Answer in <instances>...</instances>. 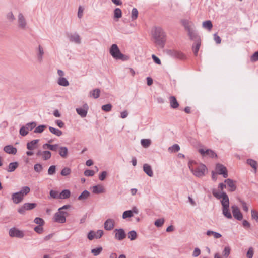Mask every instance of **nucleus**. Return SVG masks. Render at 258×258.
I'll list each match as a JSON object with an SVG mask.
<instances>
[{
  "mask_svg": "<svg viewBox=\"0 0 258 258\" xmlns=\"http://www.w3.org/2000/svg\"><path fill=\"white\" fill-rule=\"evenodd\" d=\"M152 35L156 45L163 48L166 42V34L163 30L159 27H154L152 30Z\"/></svg>",
  "mask_w": 258,
  "mask_h": 258,
  "instance_id": "1",
  "label": "nucleus"
},
{
  "mask_svg": "<svg viewBox=\"0 0 258 258\" xmlns=\"http://www.w3.org/2000/svg\"><path fill=\"white\" fill-rule=\"evenodd\" d=\"M188 167L194 175L198 177H203L207 169L205 165L201 164L199 165L194 161H190L188 163Z\"/></svg>",
  "mask_w": 258,
  "mask_h": 258,
  "instance_id": "2",
  "label": "nucleus"
},
{
  "mask_svg": "<svg viewBox=\"0 0 258 258\" xmlns=\"http://www.w3.org/2000/svg\"><path fill=\"white\" fill-rule=\"evenodd\" d=\"M109 52L111 56L115 59L126 61L129 59V57L128 56L124 55L120 52L117 45L115 44L112 45Z\"/></svg>",
  "mask_w": 258,
  "mask_h": 258,
  "instance_id": "3",
  "label": "nucleus"
},
{
  "mask_svg": "<svg viewBox=\"0 0 258 258\" xmlns=\"http://www.w3.org/2000/svg\"><path fill=\"white\" fill-rule=\"evenodd\" d=\"M226 198L221 200V204L222 205V212L223 214L225 217L228 219L232 218V215L231 213L229 210V199H227V197H225Z\"/></svg>",
  "mask_w": 258,
  "mask_h": 258,
  "instance_id": "4",
  "label": "nucleus"
},
{
  "mask_svg": "<svg viewBox=\"0 0 258 258\" xmlns=\"http://www.w3.org/2000/svg\"><path fill=\"white\" fill-rule=\"evenodd\" d=\"M17 26L19 29L23 30L28 27L26 19L22 13H19L17 15Z\"/></svg>",
  "mask_w": 258,
  "mask_h": 258,
  "instance_id": "5",
  "label": "nucleus"
},
{
  "mask_svg": "<svg viewBox=\"0 0 258 258\" xmlns=\"http://www.w3.org/2000/svg\"><path fill=\"white\" fill-rule=\"evenodd\" d=\"M54 216V220L55 222L59 223H64L66 221V217L68 215V212L58 210Z\"/></svg>",
  "mask_w": 258,
  "mask_h": 258,
  "instance_id": "6",
  "label": "nucleus"
},
{
  "mask_svg": "<svg viewBox=\"0 0 258 258\" xmlns=\"http://www.w3.org/2000/svg\"><path fill=\"white\" fill-rule=\"evenodd\" d=\"M37 206L36 203H25L18 210V212L21 214H24L26 210H30L34 209Z\"/></svg>",
  "mask_w": 258,
  "mask_h": 258,
  "instance_id": "7",
  "label": "nucleus"
},
{
  "mask_svg": "<svg viewBox=\"0 0 258 258\" xmlns=\"http://www.w3.org/2000/svg\"><path fill=\"white\" fill-rule=\"evenodd\" d=\"M216 174L222 175L223 177L227 178L228 177L227 170L224 165L221 164H217L216 165Z\"/></svg>",
  "mask_w": 258,
  "mask_h": 258,
  "instance_id": "8",
  "label": "nucleus"
},
{
  "mask_svg": "<svg viewBox=\"0 0 258 258\" xmlns=\"http://www.w3.org/2000/svg\"><path fill=\"white\" fill-rule=\"evenodd\" d=\"M9 234L11 237H16L21 238L24 236L23 232L16 228H11L9 230Z\"/></svg>",
  "mask_w": 258,
  "mask_h": 258,
  "instance_id": "9",
  "label": "nucleus"
},
{
  "mask_svg": "<svg viewBox=\"0 0 258 258\" xmlns=\"http://www.w3.org/2000/svg\"><path fill=\"white\" fill-rule=\"evenodd\" d=\"M88 106L87 103L83 104L82 107L77 108L76 110L77 113L81 117H85L86 116L88 110Z\"/></svg>",
  "mask_w": 258,
  "mask_h": 258,
  "instance_id": "10",
  "label": "nucleus"
},
{
  "mask_svg": "<svg viewBox=\"0 0 258 258\" xmlns=\"http://www.w3.org/2000/svg\"><path fill=\"white\" fill-rule=\"evenodd\" d=\"M231 209L234 217L238 220H241L243 216L239 208L236 205H233L231 206Z\"/></svg>",
  "mask_w": 258,
  "mask_h": 258,
  "instance_id": "11",
  "label": "nucleus"
},
{
  "mask_svg": "<svg viewBox=\"0 0 258 258\" xmlns=\"http://www.w3.org/2000/svg\"><path fill=\"white\" fill-rule=\"evenodd\" d=\"M114 232L115 238L118 240L121 241L124 239L126 237L125 231L122 228L115 229Z\"/></svg>",
  "mask_w": 258,
  "mask_h": 258,
  "instance_id": "12",
  "label": "nucleus"
},
{
  "mask_svg": "<svg viewBox=\"0 0 258 258\" xmlns=\"http://www.w3.org/2000/svg\"><path fill=\"white\" fill-rule=\"evenodd\" d=\"M139 210L137 208L134 207L132 210L125 211L123 213L122 218L125 219L127 218L132 217L134 216V214H138Z\"/></svg>",
  "mask_w": 258,
  "mask_h": 258,
  "instance_id": "13",
  "label": "nucleus"
},
{
  "mask_svg": "<svg viewBox=\"0 0 258 258\" xmlns=\"http://www.w3.org/2000/svg\"><path fill=\"white\" fill-rule=\"evenodd\" d=\"M115 225V221L112 219H107L104 224V229L110 231L113 229Z\"/></svg>",
  "mask_w": 258,
  "mask_h": 258,
  "instance_id": "14",
  "label": "nucleus"
},
{
  "mask_svg": "<svg viewBox=\"0 0 258 258\" xmlns=\"http://www.w3.org/2000/svg\"><path fill=\"white\" fill-rule=\"evenodd\" d=\"M199 152L202 156H205L206 155L211 158L217 157V154L213 150L210 149L204 150L203 149H200L199 150Z\"/></svg>",
  "mask_w": 258,
  "mask_h": 258,
  "instance_id": "15",
  "label": "nucleus"
},
{
  "mask_svg": "<svg viewBox=\"0 0 258 258\" xmlns=\"http://www.w3.org/2000/svg\"><path fill=\"white\" fill-rule=\"evenodd\" d=\"M68 38L71 42H74L78 44L81 43L80 37L77 33L70 34L68 35Z\"/></svg>",
  "mask_w": 258,
  "mask_h": 258,
  "instance_id": "16",
  "label": "nucleus"
},
{
  "mask_svg": "<svg viewBox=\"0 0 258 258\" xmlns=\"http://www.w3.org/2000/svg\"><path fill=\"white\" fill-rule=\"evenodd\" d=\"M181 23L187 31L191 30V27L194 26L193 23L187 19L181 20Z\"/></svg>",
  "mask_w": 258,
  "mask_h": 258,
  "instance_id": "17",
  "label": "nucleus"
},
{
  "mask_svg": "<svg viewBox=\"0 0 258 258\" xmlns=\"http://www.w3.org/2000/svg\"><path fill=\"white\" fill-rule=\"evenodd\" d=\"M187 33L190 40L195 41V42H197L198 40H201L198 34L192 29L188 31Z\"/></svg>",
  "mask_w": 258,
  "mask_h": 258,
  "instance_id": "18",
  "label": "nucleus"
},
{
  "mask_svg": "<svg viewBox=\"0 0 258 258\" xmlns=\"http://www.w3.org/2000/svg\"><path fill=\"white\" fill-rule=\"evenodd\" d=\"M4 151L10 154L15 155L17 153V148L12 145H7L4 147Z\"/></svg>",
  "mask_w": 258,
  "mask_h": 258,
  "instance_id": "19",
  "label": "nucleus"
},
{
  "mask_svg": "<svg viewBox=\"0 0 258 258\" xmlns=\"http://www.w3.org/2000/svg\"><path fill=\"white\" fill-rule=\"evenodd\" d=\"M170 107L173 109L177 108L179 104L175 96H172L169 98Z\"/></svg>",
  "mask_w": 258,
  "mask_h": 258,
  "instance_id": "20",
  "label": "nucleus"
},
{
  "mask_svg": "<svg viewBox=\"0 0 258 258\" xmlns=\"http://www.w3.org/2000/svg\"><path fill=\"white\" fill-rule=\"evenodd\" d=\"M12 200L15 204H19L23 201V198L17 192L12 194Z\"/></svg>",
  "mask_w": 258,
  "mask_h": 258,
  "instance_id": "21",
  "label": "nucleus"
},
{
  "mask_svg": "<svg viewBox=\"0 0 258 258\" xmlns=\"http://www.w3.org/2000/svg\"><path fill=\"white\" fill-rule=\"evenodd\" d=\"M224 182L227 183L228 186L229 187V191H234L236 190V186L233 180L231 179H227L225 180Z\"/></svg>",
  "mask_w": 258,
  "mask_h": 258,
  "instance_id": "22",
  "label": "nucleus"
},
{
  "mask_svg": "<svg viewBox=\"0 0 258 258\" xmlns=\"http://www.w3.org/2000/svg\"><path fill=\"white\" fill-rule=\"evenodd\" d=\"M212 194H213V196L218 199H220L222 198V200H223L224 199H225V198H226L225 197H227V199H229L228 196L224 192L220 193V192H217L215 189H214V190H213Z\"/></svg>",
  "mask_w": 258,
  "mask_h": 258,
  "instance_id": "23",
  "label": "nucleus"
},
{
  "mask_svg": "<svg viewBox=\"0 0 258 258\" xmlns=\"http://www.w3.org/2000/svg\"><path fill=\"white\" fill-rule=\"evenodd\" d=\"M143 170L149 176L152 177L153 176V172L152 170L151 167L149 164H144Z\"/></svg>",
  "mask_w": 258,
  "mask_h": 258,
  "instance_id": "24",
  "label": "nucleus"
},
{
  "mask_svg": "<svg viewBox=\"0 0 258 258\" xmlns=\"http://www.w3.org/2000/svg\"><path fill=\"white\" fill-rule=\"evenodd\" d=\"M39 140H33L32 141L27 143V148L29 150H32L36 148V145L38 143Z\"/></svg>",
  "mask_w": 258,
  "mask_h": 258,
  "instance_id": "25",
  "label": "nucleus"
},
{
  "mask_svg": "<svg viewBox=\"0 0 258 258\" xmlns=\"http://www.w3.org/2000/svg\"><path fill=\"white\" fill-rule=\"evenodd\" d=\"M71 196V192L68 189L63 190L59 195V199H66Z\"/></svg>",
  "mask_w": 258,
  "mask_h": 258,
  "instance_id": "26",
  "label": "nucleus"
},
{
  "mask_svg": "<svg viewBox=\"0 0 258 258\" xmlns=\"http://www.w3.org/2000/svg\"><path fill=\"white\" fill-rule=\"evenodd\" d=\"M104 189L101 185H95L92 187V192L95 194H99L104 192Z\"/></svg>",
  "mask_w": 258,
  "mask_h": 258,
  "instance_id": "27",
  "label": "nucleus"
},
{
  "mask_svg": "<svg viewBox=\"0 0 258 258\" xmlns=\"http://www.w3.org/2000/svg\"><path fill=\"white\" fill-rule=\"evenodd\" d=\"M201 43V40H198L195 42L192 46V50L195 56H197Z\"/></svg>",
  "mask_w": 258,
  "mask_h": 258,
  "instance_id": "28",
  "label": "nucleus"
},
{
  "mask_svg": "<svg viewBox=\"0 0 258 258\" xmlns=\"http://www.w3.org/2000/svg\"><path fill=\"white\" fill-rule=\"evenodd\" d=\"M59 154L60 156L63 158H66L67 157L68 154V150L66 147H60L59 148Z\"/></svg>",
  "mask_w": 258,
  "mask_h": 258,
  "instance_id": "29",
  "label": "nucleus"
},
{
  "mask_svg": "<svg viewBox=\"0 0 258 258\" xmlns=\"http://www.w3.org/2000/svg\"><path fill=\"white\" fill-rule=\"evenodd\" d=\"M57 83L61 86L67 87L69 86V81L64 77H59L57 80Z\"/></svg>",
  "mask_w": 258,
  "mask_h": 258,
  "instance_id": "30",
  "label": "nucleus"
},
{
  "mask_svg": "<svg viewBox=\"0 0 258 258\" xmlns=\"http://www.w3.org/2000/svg\"><path fill=\"white\" fill-rule=\"evenodd\" d=\"M44 54L43 49L41 45L38 46V52L37 53V59L39 62H42L43 60V56Z\"/></svg>",
  "mask_w": 258,
  "mask_h": 258,
  "instance_id": "31",
  "label": "nucleus"
},
{
  "mask_svg": "<svg viewBox=\"0 0 258 258\" xmlns=\"http://www.w3.org/2000/svg\"><path fill=\"white\" fill-rule=\"evenodd\" d=\"M202 27L209 31H211L213 27L212 22L210 20L204 21L202 23Z\"/></svg>",
  "mask_w": 258,
  "mask_h": 258,
  "instance_id": "32",
  "label": "nucleus"
},
{
  "mask_svg": "<svg viewBox=\"0 0 258 258\" xmlns=\"http://www.w3.org/2000/svg\"><path fill=\"white\" fill-rule=\"evenodd\" d=\"M18 163L17 162H12L9 164L7 171L10 172L14 171L18 167Z\"/></svg>",
  "mask_w": 258,
  "mask_h": 258,
  "instance_id": "33",
  "label": "nucleus"
},
{
  "mask_svg": "<svg viewBox=\"0 0 258 258\" xmlns=\"http://www.w3.org/2000/svg\"><path fill=\"white\" fill-rule=\"evenodd\" d=\"M90 196V192L85 190L83 191V192L78 197V200L79 201H84L86 200Z\"/></svg>",
  "mask_w": 258,
  "mask_h": 258,
  "instance_id": "34",
  "label": "nucleus"
},
{
  "mask_svg": "<svg viewBox=\"0 0 258 258\" xmlns=\"http://www.w3.org/2000/svg\"><path fill=\"white\" fill-rule=\"evenodd\" d=\"M49 130L52 134H53L58 137L61 136L62 134V131L59 129H57L54 127L50 126L49 127Z\"/></svg>",
  "mask_w": 258,
  "mask_h": 258,
  "instance_id": "35",
  "label": "nucleus"
},
{
  "mask_svg": "<svg viewBox=\"0 0 258 258\" xmlns=\"http://www.w3.org/2000/svg\"><path fill=\"white\" fill-rule=\"evenodd\" d=\"M247 163L254 169V172L255 173L257 170V164L256 161L253 159H248L247 160Z\"/></svg>",
  "mask_w": 258,
  "mask_h": 258,
  "instance_id": "36",
  "label": "nucleus"
},
{
  "mask_svg": "<svg viewBox=\"0 0 258 258\" xmlns=\"http://www.w3.org/2000/svg\"><path fill=\"white\" fill-rule=\"evenodd\" d=\"M6 19L10 23L13 22L15 20V17L12 11H10L6 14Z\"/></svg>",
  "mask_w": 258,
  "mask_h": 258,
  "instance_id": "37",
  "label": "nucleus"
},
{
  "mask_svg": "<svg viewBox=\"0 0 258 258\" xmlns=\"http://www.w3.org/2000/svg\"><path fill=\"white\" fill-rule=\"evenodd\" d=\"M206 234L208 236L213 235L214 238L216 239L220 238L222 236L220 233L211 230H208L206 232Z\"/></svg>",
  "mask_w": 258,
  "mask_h": 258,
  "instance_id": "38",
  "label": "nucleus"
},
{
  "mask_svg": "<svg viewBox=\"0 0 258 258\" xmlns=\"http://www.w3.org/2000/svg\"><path fill=\"white\" fill-rule=\"evenodd\" d=\"M141 143L142 146L144 148H148L149 147L151 144V141L150 139H142L141 141Z\"/></svg>",
  "mask_w": 258,
  "mask_h": 258,
  "instance_id": "39",
  "label": "nucleus"
},
{
  "mask_svg": "<svg viewBox=\"0 0 258 258\" xmlns=\"http://www.w3.org/2000/svg\"><path fill=\"white\" fill-rule=\"evenodd\" d=\"M100 94V90L99 89L96 88L95 89H94L91 92V96L95 98H98Z\"/></svg>",
  "mask_w": 258,
  "mask_h": 258,
  "instance_id": "40",
  "label": "nucleus"
},
{
  "mask_svg": "<svg viewBox=\"0 0 258 258\" xmlns=\"http://www.w3.org/2000/svg\"><path fill=\"white\" fill-rule=\"evenodd\" d=\"M180 150V147L178 144H174L172 146L168 148V151L170 153H175L178 152Z\"/></svg>",
  "mask_w": 258,
  "mask_h": 258,
  "instance_id": "41",
  "label": "nucleus"
},
{
  "mask_svg": "<svg viewBox=\"0 0 258 258\" xmlns=\"http://www.w3.org/2000/svg\"><path fill=\"white\" fill-rule=\"evenodd\" d=\"M137 237V234L135 230H132L130 231L128 233V238L131 240H134Z\"/></svg>",
  "mask_w": 258,
  "mask_h": 258,
  "instance_id": "42",
  "label": "nucleus"
},
{
  "mask_svg": "<svg viewBox=\"0 0 258 258\" xmlns=\"http://www.w3.org/2000/svg\"><path fill=\"white\" fill-rule=\"evenodd\" d=\"M43 154L42 157L44 160H47L49 159L51 157V153L49 151H43Z\"/></svg>",
  "mask_w": 258,
  "mask_h": 258,
  "instance_id": "43",
  "label": "nucleus"
},
{
  "mask_svg": "<svg viewBox=\"0 0 258 258\" xmlns=\"http://www.w3.org/2000/svg\"><path fill=\"white\" fill-rule=\"evenodd\" d=\"M103 250V248L102 247H99L96 248L92 249L91 250V253L94 255V256H97L99 255L101 252H102Z\"/></svg>",
  "mask_w": 258,
  "mask_h": 258,
  "instance_id": "44",
  "label": "nucleus"
},
{
  "mask_svg": "<svg viewBox=\"0 0 258 258\" xmlns=\"http://www.w3.org/2000/svg\"><path fill=\"white\" fill-rule=\"evenodd\" d=\"M122 16V12L119 8H116L114 11V17L119 19Z\"/></svg>",
  "mask_w": 258,
  "mask_h": 258,
  "instance_id": "45",
  "label": "nucleus"
},
{
  "mask_svg": "<svg viewBox=\"0 0 258 258\" xmlns=\"http://www.w3.org/2000/svg\"><path fill=\"white\" fill-rule=\"evenodd\" d=\"M231 249L229 246L225 247L223 252L222 255L224 257H228L230 253Z\"/></svg>",
  "mask_w": 258,
  "mask_h": 258,
  "instance_id": "46",
  "label": "nucleus"
},
{
  "mask_svg": "<svg viewBox=\"0 0 258 258\" xmlns=\"http://www.w3.org/2000/svg\"><path fill=\"white\" fill-rule=\"evenodd\" d=\"M46 127L45 125H40L35 128L34 130L35 133H41L43 132L44 129Z\"/></svg>",
  "mask_w": 258,
  "mask_h": 258,
  "instance_id": "47",
  "label": "nucleus"
},
{
  "mask_svg": "<svg viewBox=\"0 0 258 258\" xmlns=\"http://www.w3.org/2000/svg\"><path fill=\"white\" fill-rule=\"evenodd\" d=\"M36 125L37 124L35 122H32L27 123L25 126L28 130L31 131L36 126Z\"/></svg>",
  "mask_w": 258,
  "mask_h": 258,
  "instance_id": "48",
  "label": "nucleus"
},
{
  "mask_svg": "<svg viewBox=\"0 0 258 258\" xmlns=\"http://www.w3.org/2000/svg\"><path fill=\"white\" fill-rule=\"evenodd\" d=\"M34 170L38 173L41 172L43 170V167L41 164L37 163L34 166Z\"/></svg>",
  "mask_w": 258,
  "mask_h": 258,
  "instance_id": "49",
  "label": "nucleus"
},
{
  "mask_svg": "<svg viewBox=\"0 0 258 258\" xmlns=\"http://www.w3.org/2000/svg\"><path fill=\"white\" fill-rule=\"evenodd\" d=\"M138 16V11L136 8H133L132 11V19L133 20H136Z\"/></svg>",
  "mask_w": 258,
  "mask_h": 258,
  "instance_id": "50",
  "label": "nucleus"
},
{
  "mask_svg": "<svg viewBox=\"0 0 258 258\" xmlns=\"http://www.w3.org/2000/svg\"><path fill=\"white\" fill-rule=\"evenodd\" d=\"M71 173V169L69 168L66 167L61 171V175L62 176H67Z\"/></svg>",
  "mask_w": 258,
  "mask_h": 258,
  "instance_id": "51",
  "label": "nucleus"
},
{
  "mask_svg": "<svg viewBox=\"0 0 258 258\" xmlns=\"http://www.w3.org/2000/svg\"><path fill=\"white\" fill-rule=\"evenodd\" d=\"M164 220L163 219H158L155 221L154 224L158 227H161L164 224Z\"/></svg>",
  "mask_w": 258,
  "mask_h": 258,
  "instance_id": "52",
  "label": "nucleus"
},
{
  "mask_svg": "<svg viewBox=\"0 0 258 258\" xmlns=\"http://www.w3.org/2000/svg\"><path fill=\"white\" fill-rule=\"evenodd\" d=\"M112 108V105L111 104H107L104 105L102 106V109L106 112L110 111Z\"/></svg>",
  "mask_w": 258,
  "mask_h": 258,
  "instance_id": "53",
  "label": "nucleus"
},
{
  "mask_svg": "<svg viewBox=\"0 0 258 258\" xmlns=\"http://www.w3.org/2000/svg\"><path fill=\"white\" fill-rule=\"evenodd\" d=\"M34 221L36 224H38V226H42L44 224V221L42 218L39 217L36 218Z\"/></svg>",
  "mask_w": 258,
  "mask_h": 258,
  "instance_id": "54",
  "label": "nucleus"
},
{
  "mask_svg": "<svg viewBox=\"0 0 258 258\" xmlns=\"http://www.w3.org/2000/svg\"><path fill=\"white\" fill-rule=\"evenodd\" d=\"M56 172V167L54 165H52L49 167L48 170V174L50 175L54 174Z\"/></svg>",
  "mask_w": 258,
  "mask_h": 258,
  "instance_id": "55",
  "label": "nucleus"
},
{
  "mask_svg": "<svg viewBox=\"0 0 258 258\" xmlns=\"http://www.w3.org/2000/svg\"><path fill=\"white\" fill-rule=\"evenodd\" d=\"M59 194L57 191L51 190L50 191V196L54 199H59Z\"/></svg>",
  "mask_w": 258,
  "mask_h": 258,
  "instance_id": "56",
  "label": "nucleus"
},
{
  "mask_svg": "<svg viewBox=\"0 0 258 258\" xmlns=\"http://www.w3.org/2000/svg\"><path fill=\"white\" fill-rule=\"evenodd\" d=\"M27 129L25 126H22L20 130V134L22 136H25L28 134V132L27 131Z\"/></svg>",
  "mask_w": 258,
  "mask_h": 258,
  "instance_id": "57",
  "label": "nucleus"
},
{
  "mask_svg": "<svg viewBox=\"0 0 258 258\" xmlns=\"http://www.w3.org/2000/svg\"><path fill=\"white\" fill-rule=\"evenodd\" d=\"M104 234V232L102 230H98L96 232H95V238L98 239L101 238Z\"/></svg>",
  "mask_w": 258,
  "mask_h": 258,
  "instance_id": "58",
  "label": "nucleus"
},
{
  "mask_svg": "<svg viewBox=\"0 0 258 258\" xmlns=\"http://www.w3.org/2000/svg\"><path fill=\"white\" fill-rule=\"evenodd\" d=\"M253 249L252 247H250L249 249H248V251L247 252V253H246V256L247 258H252L253 256Z\"/></svg>",
  "mask_w": 258,
  "mask_h": 258,
  "instance_id": "59",
  "label": "nucleus"
},
{
  "mask_svg": "<svg viewBox=\"0 0 258 258\" xmlns=\"http://www.w3.org/2000/svg\"><path fill=\"white\" fill-rule=\"evenodd\" d=\"M251 217L252 219L258 222V213L256 211L253 210H251Z\"/></svg>",
  "mask_w": 258,
  "mask_h": 258,
  "instance_id": "60",
  "label": "nucleus"
},
{
  "mask_svg": "<svg viewBox=\"0 0 258 258\" xmlns=\"http://www.w3.org/2000/svg\"><path fill=\"white\" fill-rule=\"evenodd\" d=\"M250 60L252 62H255L258 60V51L253 54L250 57Z\"/></svg>",
  "mask_w": 258,
  "mask_h": 258,
  "instance_id": "61",
  "label": "nucleus"
},
{
  "mask_svg": "<svg viewBox=\"0 0 258 258\" xmlns=\"http://www.w3.org/2000/svg\"><path fill=\"white\" fill-rule=\"evenodd\" d=\"M86 176H92L94 175V171L91 170H86L84 172Z\"/></svg>",
  "mask_w": 258,
  "mask_h": 258,
  "instance_id": "62",
  "label": "nucleus"
},
{
  "mask_svg": "<svg viewBox=\"0 0 258 258\" xmlns=\"http://www.w3.org/2000/svg\"><path fill=\"white\" fill-rule=\"evenodd\" d=\"M87 237L89 240H92L94 238H95V232L93 231H90L88 233Z\"/></svg>",
  "mask_w": 258,
  "mask_h": 258,
  "instance_id": "63",
  "label": "nucleus"
},
{
  "mask_svg": "<svg viewBox=\"0 0 258 258\" xmlns=\"http://www.w3.org/2000/svg\"><path fill=\"white\" fill-rule=\"evenodd\" d=\"M21 190L22 191V192L24 193V195H27L29 193L30 191V189L28 186H24L23 187Z\"/></svg>",
  "mask_w": 258,
  "mask_h": 258,
  "instance_id": "64",
  "label": "nucleus"
}]
</instances>
